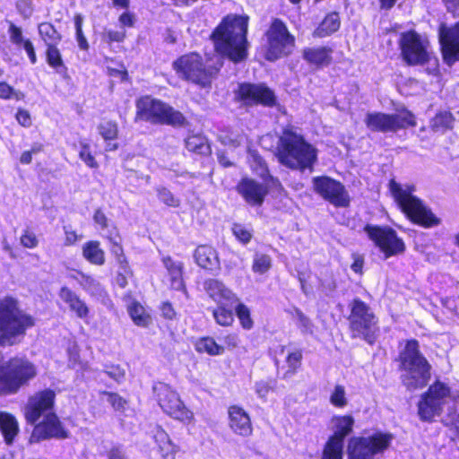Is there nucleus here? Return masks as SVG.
Segmentation results:
<instances>
[{
  "label": "nucleus",
  "mask_w": 459,
  "mask_h": 459,
  "mask_svg": "<svg viewBox=\"0 0 459 459\" xmlns=\"http://www.w3.org/2000/svg\"><path fill=\"white\" fill-rule=\"evenodd\" d=\"M247 16L229 14L224 17L211 35L215 51L234 63L244 60L247 56Z\"/></svg>",
  "instance_id": "1"
},
{
  "label": "nucleus",
  "mask_w": 459,
  "mask_h": 459,
  "mask_svg": "<svg viewBox=\"0 0 459 459\" xmlns=\"http://www.w3.org/2000/svg\"><path fill=\"white\" fill-rule=\"evenodd\" d=\"M278 159L286 167L304 170L316 160V150L292 128L284 129L280 137Z\"/></svg>",
  "instance_id": "2"
},
{
  "label": "nucleus",
  "mask_w": 459,
  "mask_h": 459,
  "mask_svg": "<svg viewBox=\"0 0 459 459\" xmlns=\"http://www.w3.org/2000/svg\"><path fill=\"white\" fill-rule=\"evenodd\" d=\"M221 66V56H215L204 63L197 53L184 55L173 63V68L181 78L203 88L211 85Z\"/></svg>",
  "instance_id": "3"
},
{
  "label": "nucleus",
  "mask_w": 459,
  "mask_h": 459,
  "mask_svg": "<svg viewBox=\"0 0 459 459\" xmlns=\"http://www.w3.org/2000/svg\"><path fill=\"white\" fill-rule=\"evenodd\" d=\"M389 190L401 210L412 222L424 228H432L440 224V219L421 200L412 195L414 191L412 186L401 185L392 179L389 182Z\"/></svg>",
  "instance_id": "4"
},
{
  "label": "nucleus",
  "mask_w": 459,
  "mask_h": 459,
  "mask_svg": "<svg viewBox=\"0 0 459 459\" xmlns=\"http://www.w3.org/2000/svg\"><path fill=\"white\" fill-rule=\"evenodd\" d=\"M33 325L34 319L20 310L13 299L0 302V345H13Z\"/></svg>",
  "instance_id": "5"
},
{
  "label": "nucleus",
  "mask_w": 459,
  "mask_h": 459,
  "mask_svg": "<svg viewBox=\"0 0 459 459\" xmlns=\"http://www.w3.org/2000/svg\"><path fill=\"white\" fill-rule=\"evenodd\" d=\"M401 366L404 370L403 382L409 389L424 387L430 378V365L419 351L415 340L407 342L400 354Z\"/></svg>",
  "instance_id": "6"
},
{
  "label": "nucleus",
  "mask_w": 459,
  "mask_h": 459,
  "mask_svg": "<svg viewBox=\"0 0 459 459\" xmlns=\"http://www.w3.org/2000/svg\"><path fill=\"white\" fill-rule=\"evenodd\" d=\"M135 119L177 126H184L186 123L185 117L179 111L150 96L137 100Z\"/></svg>",
  "instance_id": "7"
},
{
  "label": "nucleus",
  "mask_w": 459,
  "mask_h": 459,
  "mask_svg": "<svg viewBox=\"0 0 459 459\" xmlns=\"http://www.w3.org/2000/svg\"><path fill=\"white\" fill-rule=\"evenodd\" d=\"M37 375L35 366L28 359L13 358L0 364V393H16Z\"/></svg>",
  "instance_id": "8"
},
{
  "label": "nucleus",
  "mask_w": 459,
  "mask_h": 459,
  "mask_svg": "<svg viewBox=\"0 0 459 459\" xmlns=\"http://www.w3.org/2000/svg\"><path fill=\"white\" fill-rule=\"evenodd\" d=\"M393 439V435L384 432L352 437L348 443V459H381Z\"/></svg>",
  "instance_id": "9"
},
{
  "label": "nucleus",
  "mask_w": 459,
  "mask_h": 459,
  "mask_svg": "<svg viewBox=\"0 0 459 459\" xmlns=\"http://www.w3.org/2000/svg\"><path fill=\"white\" fill-rule=\"evenodd\" d=\"M264 57L275 61L289 56L295 48V37L287 25L278 18L273 19L265 32Z\"/></svg>",
  "instance_id": "10"
},
{
  "label": "nucleus",
  "mask_w": 459,
  "mask_h": 459,
  "mask_svg": "<svg viewBox=\"0 0 459 459\" xmlns=\"http://www.w3.org/2000/svg\"><path fill=\"white\" fill-rule=\"evenodd\" d=\"M260 167L259 175L264 178L263 182L254 178L244 177L237 185V192L241 195L247 204L252 206H261L269 192V187L279 185L277 179L267 176V169L259 157L254 158Z\"/></svg>",
  "instance_id": "11"
},
{
  "label": "nucleus",
  "mask_w": 459,
  "mask_h": 459,
  "mask_svg": "<svg viewBox=\"0 0 459 459\" xmlns=\"http://www.w3.org/2000/svg\"><path fill=\"white\" fill-rule=\"evenodd\" d=\"M350 327L353 337L363 338L372 344L377 332V320L369 307L359 299L352 303Z\"/></svg>",
  "instance_id": "12"
},
{
  "label": "nucleus",
  "mask_w": 459,
  "mask_h": 459,
  "mask_svg": "<svg viewBox=\"0 0 459 459\" xmlns=\"http://www.w3.org/2000/svg\"><path fill=\"white\" fill-rule=\"evenodd\" d=\"M365 124L371 131L387 133L414 126L416 123L413 115L405 110L396 114L368 113L365 117Z\"/></svg>",
  "instance_id": "13"
},
{
  "label": "nucleus",
  "mask_w": 459,
  "mask_h": 459,
  "mask_svg": "<svg viewBox=\"0 0 459 459\" xmlns=\"http://www.w3.org/2000/svg\"><path fill=\"white\" fill-rule=\"evenodd\" d=\"M161 409L172 418L190 424L194 420V413L188 410L178 394L164 383H159L153 387Z\"/></svg>",
  "instance_id": "14"
},
{
  "label": "nucleus",
  "mask_w": 459,
  "mask_h": 459,
  "mask_svg": "<svg viewBox=\"0 0 459 459\" xmlns=\"http://www.w3.org/2000/svg\"><path fill=\"white\" fill-rule=\"evenodd\" d=\"M365 231L368 238L385 255L386 257L402 254L405 249L404 242L389 227L367 225Z\"/></svg>",
  "instance_id": "15"
},
{
  "label": "nucleus",
  "mask_w": 459,
  "mask_h": 459,
  "mask_svg": "<svg viewBox=\"0 0 459 459\" xmlns=\"http://www.w3.org/2000/svg\"><path fill=\"white\" fill-rule=\"evenodd\" d=\"M449 388L440 382L432 385L419 403V415L422 420H430L439 415L449 397Z\"/></svg>",
  "instance_id": "16"
},
{
  "label": "nucleus",
  "mask_w": 459,
  "mask_h": 459,
  "mask_svg": "<svg viewBox=\"0 0 459 459\" xmlns=\"http://www.w3.org/2000/svg\"><path fill=\"white\" fill-rule=\"evenodd\" d=\"M399 45L403 59L409 65H421L429 60L428 41L414 31L401 35Z\"/></svg>",
  "instance_id": "17"
},
{
  "label": "nucleus",
  "mask_w": 459,
  "mask_h": 459,
  "mask_svg": "<svg viewBox=\"0 0 459 459\" xmlns=\"http://www.w3.org/2000/svg\"><path fill=\"white\" fill-rule=\"evenodd\" d=\"M313 187L316 194L337 207H346L350 197L344 186L329 177H315L312 179Z\"/></svg>",
  "instance_id": "18"
},
{
  "label": "nucleus",
  "mask_w": 459,
  "mask_h": 459,
  "mask_svg": "<svg viewBox=\"0 0 459 459\" xmlns=\"http://www.w3.org/2000/svg\"><path fill=\"white\" fill-rule=\"evenodd\" d=\"M56 394L50 389H46L34 394L28 400L24 409L26 420L35 424L41 417L45 418L53 412Z\"/></svg>",
  "instance_id": "19"
},
{
  "label": "nucleus",
  "mask_w": 459,
  "mask_h": 459,
  "mask_svg": "<svg viewBox=\"0 0 459 459\" xmlns=\"http://www.w3.org/2000/svg\"><path fill=\"white\" fill-rule=\"evenodd\" d=\"M69 437L68 430L56 413H48L43 420L35 425L30 437V443H38L41 440L56 438L65 439Z\"/></svg>",
  "instance_id": "20"
},
{
  "label": "nucleus",
  "mask_w": 459,
  "mask_h": 459,
  "mask_svg": "<svg viewBox=\"0 0 459 459\" xmlns=\"http://www.w3.org/2000/svg\"><path fill=\"white\" fill-rule=\"evenodd\" d=\"M238 96L246 105L262 104L273 106L275 103L273 92L264 84H240L238 90Z\"/></svg>",
  "instance_id": "21"
},
{
  "label": "nucleus",
  "mask_w": 459,
  "mask_h": 459,
  "mask_svg": "<svg viewBox=\"0 0 459 459\" xmlns=\"http://www.w3.org/2000/svg\"><path fill=\"white\" fill-rule=\"evenodd\" d=\"M439 39L445 61L452 65L459 60V22L450 28L442 24L439 28Z\"/></svg>",
  "instance_id": "22"
},
{
  "label": "nucleus",
  "mask_w": 459,
  "mask_h": 459,
  "mask_svg": "<svg viewBox=\"0 0 459 459\" xmlns=\"http://www.w3.org/2000/svg\"><path fill=\"white\" fill-rule=\"evenodd\" d=\"M204 289L209 297L217 305H236L238 302V296L229 289L222 281L216 279H209L204 282Z\"/></svg>",
  "instance_id": "23"
},
{
  "label": "nucleus",
  "mask_w": 459,
  "mask_h": 459,
  "mask_svg": "<svg viewBox=\"0 0 459 459\" xmlns=\"http://www.w3.org/2000/svg\"><path fill=\"white\" fill-rule=\"evenodd\" d=\"M229 425L231 430L240 436L248 437L252 434L251 420L246 411L237 405L230 406L228 410Z\"/></svg>",
  "instance_id": "24"
},
{
  "label": "nucleus",
  "mask_w": 459,
  "mask_h": 459,
  "mask_svg": "<svg viewBox=\"0 0 459 459\" xmlns=\"http://www.w3.org/2000/svg\"><path fill=\"white\" fill-rule=\"evenodd\" d=\"M60 299L65 303L69 309L81 319H86L90 309L86 303L68 287H62L58 292Z\"/></svg>",
  "instance_id": "25"
},
{
  "label": "nucleus",
  "mask_w": 459,
  "mask_h": 459,
  "mask_svg": "<svg viewBox=\"0 0 459 459\" xmlns=\"http://www.w3.org/2000/svg\"><path fill=\"white\" fill-rule=\"evenodd\" d=\"M150 435L156 442L161 455L165 459L169 456H173L177 452V446L172 443L168 433L160 425L152 426Z\"/></svg>",
  "instance_id": "26"
},
{
  "label": "nucleus",
  "mask_w": 459,
  "mask_h": 459,
  "mask_svg": "<svg viewBox=\"0 0 459 459\" xmlns=\"http://www.w3.org/2000/svg\"><path fill=\"white\" fill-rule=\"evenodd\" d=\"M195 259L199 266L207 270L218 269L220 266L217 252L210 246L197 247L195 252Z\"/></svg>",
  "instance_id": "27"
},
{
  "label": "nucleus",
  "mask_w": 459,
  "mask_h": 459,
  "mask_svg": "<svg viewBox=\"0 0 459 459\" xmlns=\"http://www.w3.org/2000/svg\"><path fill=\"white\" fill-rule=\"evenodd\" d=\"M332 49L326 47L306 48L302 56L310 65L316 66L326 65L331 61Z\"/></svg>",
  "instance_id": "28"
},
{
  "label": "nucleus",
  "mask_w": 459,
  "mask_h": 459,
  "mask_svg": "<svg viewBox=\"0 0 459 459\" xmlns=\"http://www.w3.org/2000/svg\"><path fill=\"white\" fill-rule=\"evenodd\" d=\"M331 423L333 429V435L331 437L340 439L343 443L344 437L352 431L354 418L351 415L333 416Z\"/></svg>",
  "instance_id": "29"
},
{
  "label": "nucleus",
  "mask_w": 459,
  "mask_h": 459,
  "mask_svg": "<svg viewBox=\"0 0 459 459\" xmlns=\"http://www.w3.org/2000/svg\"><path fill=\"white\" fill-rule=\"evenodd\" d=\"M162 262L169 275L171 288L183 290L185 288L182 277L183 264L174 261L169 256L163 257Z\"/></svg>",
  "instance_id": "30"
},
{
  "label": "nucleus",
  "mask_w": 459,
  "mask_h": 459,
  "mask_svg": "<svg viewBox=\"0 0 459 459\" xmlns=\"http://www.w3.org/2000/svg\"><path fill=\"white\" fill-rule=\"evenodd\" d=\"M0 431L7 444H12L19 432L16 419L10 413L0 412Z\"/></svg>",
  "instance_id": "31"
},
{
  "label": "nucleus",
  "mask_w": 459,
  "mask_h": 459,
  "mask_svg": "<svg viewBox=\"0 0 459 459\" xmlns=\"http://www.w3.org/2000/svg\"><path fill=\"white\" fill-rule=\"evenodd\" d=\"M341 21L339 13L336 12L330 13L327 14L318 27L314 30V37L325 38L327 37L340 28Z\"/></svg>",
  "instance_id": "32"
},
{
  "label": "nucleus",
  "mask_w": 459,
  "mask_h": 459,
  "mask_svg": "<svg viewBox=\"0 0 459 459\" xmlns=\"http://www.w3.org/2000/svg\"><path fill=\"white\" fill-rule=\"evenodd\" d=\"M82 256L95 265H102L105 263V253L98 241L86 242L82 246Z\"/></svg>",
  "instance_id": "33"
},
{
  "label": "nucleus",
  "mask_w": 459,
  "mask_h": 459,
  "mask_svg": "<svg viewBox=\"0 0 459 459\" xmlns=\"http://www.w3.org/2000/svg\"><path fill=\"white\" fill-rule=\"evenodd\" d=\"M128 314L133 322L141 327L148 326L152 318L145 307L137 301H133L127 306Z\"/></svg>",
  "instance_id": "34"
},
{
  "label": "nucleus",
  "mask_w": 459,
  "mask_h": 459,
  "mask_svg": "<svg viewBox=\"0 0 459 459\" xmlns=\"http://www.w3.org/2000/svg\"><path fill=\"white\" fill-rule=\"evenodd\" d=\"M233 307L235 305H219L213 309L212 315L217 324L229 326L234 321Z\"/></svg>",
  "instance_id": "35"
},
{
  "label": "nucleus",
  "mask_w": 459,
  "mask_h": 459,
  "mask_svg": "<svg viewBox=\"0 0 459 459\" xmlns=\"http://www.w3.org/2000/svg\"><path fill=\"white\" fill-rule=\"evenodd\" d=\"M195 349L198 352H205L212 356L221 355L224 351V347L219 345L214 339L211 337L198 340L195 343Z\"/></svg>",
  "instance_id": "36"
},
{
  "label": "nucleus",
  "mask_w": 459,
  "mask_h": 459,
  "mask_svg": "<svg viewBox=\"0 0 459 459\" xmlns=\"http://www.w3.org/2000/svg\"><path fill=\"white\" fill-rule=\"evenodd\" d=\"M39 34L47 46L58 44L61 40L60 33L49 22L39 24Z\"/></svg>",
  "instance_id": "37"
},
{
  "label": "nucleus",
  "mask_w": 459,
  "mask_h": 459,
  "mask_svg": "<svg viewBox=\"0 0 459 459\" xmlns=\"http://www.w3.org/2000/svg\"><path fill=\"white\" fill-rule=\"evenodd\" d=\"M186 147L188 151L199 154H206L210 152V146L206 139L200 134L190 135L186 140Z\"/></svg>",
  "instance_id": "38"
},
{
  "label": "nucleus",
  "mask_w": 459,
  "mask_h": 459,
  "mask_svg": "<svg viewBox=\"0 0 459 459\" xmlns=\"http://www.w3.org/2000/svg\"><path fill=\"white\" fill-rule=\"evenodd\" d=\"M342 442L335 437H330L325 446L322 459H342Z\"/></svg>",
  "instance_id": "39"
},
{
  "label": "nucleus",
  "mask_w": 459,
  "mask_h": 459,
  "mask_svg": "<svg viewBox=\"0 0 459 459\" xmlns=\"http://www.w3.org/2000/svg\"><path fill=\"white\" fill-rule=\"evenodd\" d=\"M454 117L449 112H440L431 121V126L436 132H445L453 127Z\"/></svg>",
  "instance_id": "40"
},
{
  "label": "nucleus",
  "mask_w": 459,
  "mask_h": 459,
  "mask_svg": "<svg viewBox=\"0 0 459 459\" xmlns=\"http://www.w3.org/2000/svg\"><path fill=\"white\" fill-rule=\"evenodd\" d=\"M330 403L336 408H344L348 404L345 387L335 385L329 397Z\"/></svg>",
  "instance_id": "41"
},
{
  "label": "nucleus",
  "mask_w": 459,
  "mask_h": 459,
  "mask_svg": "<svg viewBox=\"0 0 459 459\" xmlns=\"http://www.w3.org/2000/svg\"><path fill=\"white\" fill-rule=\"evenodd\" d=\"M99 134L105 141L114 140L118 134L117 125L112 121H103L98 126Z\"/></svg>",
  "instance_id": "42"
},
{
  "label": "nucleus",
  "mask_w": 459,
  "mask_h": 459,
  "mask_svg": "<svg viewBox=\"0 0 459 459\" xmlns=\"http://www.w3.org/2000/svg\"><path fill=\"white\" fill-rule=\"evenodd\" d=\"M272 266V259L264 254H255L254 256L252 269L255 273L264 274Z\"/></svg>",
  "instance_id": "43"
},
{
  "label": "nucleus",
  "mask_w": 459,
  "mask_h": 459,
  "mask_svg": "<svg viewBox=\"0 0 459 459\" xmlns=\"http://www.w3.org/2000/svg\"><path fill=\"white\" fill-rule=\"evenodd\" d=\"M56 45L57 44L47 46L46 51L47 62L55 69H58L64 65L61 53Z\"/></svg>",
  "instance_id": "44"
},
{
  "label": "nucleus",
  "mask_w": 459,
  "mask_h": 459,
  "mask_svg": "<svg viewBox=\"0 0 459 459\" xmlns=\"http://www.w3.org/2000/svg\"><path fill=\"white\" fill-rule=\"evenodd\" d=\"M235 310L242 327L247 330L251 329L253 327V320L250 316L249 308L246 305L238 302L235 305Z\"/></svg>",
  "instance_id": "45"
},
{
  "label": "nucleus",
  "mask_w": 459,
  "mask_h": 459,
  "mask_svg": "<svg viewBox=\"0 0 459 459\" xmlns=\"http://www.w3.org/2000/svg\"><path fill=\"white\" fill-rule=\"evenodd\" d=\"M24 97L25 95L23 92L14 90L4 82H0V99L22 100Z\"/></svg>",
  "instance_id": "46"
},
{
  "label": "nucleus",
  "mask_w": 459,
  "mask_h": 459,
  "mask_svg": "<svg viewBox=\"0 0 459 459\" xmlns=\"http://www.w3.org/2000/svg\"><path fill=\"white\" fill-rule=\"evenodd\" d=\"M81 286L90 293H97L100 289V282L90 275L82 273L79 280Z\"/></svg>",
  "instance_id": "47"
},
{
  "label": "nucleus",
  "mask_w": 459,
  "mask_h": 459,
  "mask_svg": "<svg viewBox=\"0 0 459 459\" xmlns=\"http://www.w3.org/2000/svg\"><path fill=\"white\" fill-rule=\"evenodd\" d=\"M159 199L165 204L171 207H178L180 204L178 198L175 197L174 195L165 187H159L157 189Z\"/></svg>",
  "instance_id": "48"
},
{
  "label": "nucleus",
  "mask_w": 459,
  "mask_h": 459,
  "mask_svg": "<svg viewBox=\"0 0 459 459\" xmlns=\"http://www.w3.org/2000/svg\"><path fill=\"white\" fill-rule=\"evenodd\" d=\"M80 159L90 168H98V162L94 156L91 154L90 145L88 143H82L79 152Z\"/></svg>",
  "instance_id": "49"
},
{
  "label": "nucleus",
  "mask_w": 459,
  "mask_h": 459,
  "mask_svg": "<svg viewBox=\"0 0 459 459\" xmlns=\"http://www.w3.org/2000/svg\"><path fill=\"white\" fill-rule=\"evenodd\" d=\"M232 231L235 237L244 244L248 243L252 238L251 231L241 224H235Z\"/></svg>",
  "instance_id": "50"
},
{
  "label": "nucleus",
  "mask_w": 459,
  "mask_h": 459,
  "mask_svg": "<svg viewBox=\"0 0 459 459\" xmlns=\"http://www.w3.org/2000/svg\"><path fill=\"white\" fill-rule=\"evenodd\" d=\"M10 40L16 46L22 47L26 39H23L22 31L21 28L17 27L13 23H10L9 30Z\"/></svg>",
  "instance_id": "51"
},
{
  "label": "nucleus",
  "mask_w": 459,
  "mask_h": 459,
  "mask_svg": "<svg viewBox=\"0 0 459 459\" xmlns=\"http://www.w3.org/2000/svg\"><path fill=\"white\" fill-rule=\"evenodd\" d=\"M21 244L26 248H34L38 246L39 240L35 233L30 230H25L21 238Z\"/></svg>",
  "instance_id": "52"
},
{
  "label": "nucleus",
  "mask_w": 459,
  "mask_h": 459,
  "mask_svg": "<svg viewBox=\"0 0 459 459\" xmlns=\"http://www.w3.org/2000/svg\"><path fill=\"white\" fill-rule=\"evenodd\" d=\"M301 359H302V353L300 351L296 350V351L289 353L288 357H287V360H286L289 368L292 372H295L296 369L300 366Z\"/></svg>",
  "instance_id": "53"
},
{
  "label": "nucleus",
  "mask_w": 459,
  "mask_h": 459,
  "mask_svg": "<svg viewBox=\"0 0 459 459\" xmlns=\"http://www.w3.org/2000/svg\"><path fill=\"white\" fill-rule=\"evenodd\" d=\"M273 389V382L272 381H259L255 385V391L256 394L262 398L265 399L268 395L269 392Z\"/></svg>",
  "instance_id": "54"
},
{
  "label": "nucleus",
  "mask_w": 459,
  "mask_h": 459,
  "mask_svg": "<svg viewBox=\"0 0 459 459\" xmlns=\"http://www.w3.org/2000/svg\"><path fill=\"white\" fill-rule=\"evenodd\" d=\"M449 420L459 432V397L453 401L452 408H449Z\"/></svg>",
  "instance_id": "55"
},
{
  "label": "nucleus",
  "mask_w": 459,
  "mask_h": 459,
  "mask_svg": "<svg viewBox=\"0 0 459 459\" xmlns=\"http://www.w3.org/2000/svg\"><path fill=\"white\" fill-rule=\"evenodd\" d=\"M18 12L24 17L29 18L32 14L33 8L31 0H19L16 4Z\"/></svg>",
  "instance_id": "56"
},
{
  "label": "nucleus",
  "mask_w": 459,
  "mask_h": 459,
  "mask_svg": "<svg viewBox=\"0 0 459 459\" xmlns=\"http://www.w3.org/2000/svg\"><path fill=\"white\" fill-rule=\"evenodd\" d=\"M107 401L112 405L115 410H122L125 407L126 401L117 394L105 393Z\"/></svg>",
  "instance_id": "57"
},
{
  "label": "nucleus",
  "mask_w": 459,
  "mask_h": 459,
  "mask_svg": "<svg viewBox=\"0 0 459 459\" xmlns=\"http://www.w3.org/2000/svg\"><path fill=\"white\" fill-rule=\"evenodd\" d=\"M16 119L18 123L25 127H28L31 125V118L30 113L25 109H18L16 114Z\"/></svg>",
  "instance_id": "58"
},
{
  "label": "nucleus",
  "mask_w": 459,
  "mask_h": 459,
  "mask_svg": "<svg viewBox=\"0 0 459 459\" xmlns=\"http://www.w3.org/2000/svg\"><path fill=\"white\" fill-rule=\"evenodd\" d=\"M106 373L110 377H112L113 379H115L117 382L122 380L124 378V377H125L124 369H122L118 366H111V367L108 368V369L106 370Z\"/></svg>",
  "instance_id": "59"
},
{
  "label": "nucleus",
  "mask_w": 459,
  "mask_h": 459,
  "mask_svg": "<svg viewBox=\"0 0 459 459\" xmlns=\"http://www.w3.org/2000/svg\"><path fill=\"white\" fill-rule=\"evenodd\" d=\"M65 244L66 246L74 245L75 242L81 239V237L77 235V233L74 230L68 227H65Z\"/></svg>",
  "instance_id": "60"
},
{
  "label": "nucleus",
  "mask_w": 459,
  "mask_h": 459,
  "mask_svg": "<svg viewBox=\"0 0 459 459\" xmlns=\"http://www.w3.org/2000/svg\"><path fill=\"white\" fill-rule=\"evenodd\" d=\"M40 146H34L30 151L23 152L20 157V161L22 164H30L32 160V153L40 152Z\"/></svg>",
  "instance_id": "61"
},
{
  "label": "nucleus",
  "mask_w": 459,
  "mask_h": 459,
  "mask_svg": "<svg viewBox=\"0 0 459 459\" xmlns=\"http://www.w3.org/2000/svg\"><path fill=\"white\" fill-rule=\"evenodd\" d=\"M22 47L26 51L31 64H35L37 62V56L32 42L30 39H26Z\"/></svg>",
  "instance_id": "62"
},
{
  "label": "nucleus",
  "mask_w": 459,
  "mask_h": 459,
  "mask_svg": "<svg viewBox=\"0 0 459 459\" xmlns=\"http://www.w3.org/2000/svg\"><path fill=\"white\" fill-rule=\"evenodd\" d=\"M123 26L133 27L134 23V15L129 12L123 13L118 19Z\"/></svg>",
  "instance_id": "63"
},
{
  "label": "nucleus",
  "mask_w": 459,
  "mask_h": 459,
  "mask_svg": "<svg viewBox=\"0 0 459 459\" xmlns=\"http://www.w3.org/2000/svg\"><path fill=\"white\" fill-rule=\"evenodd\" d=\"M223 342L227 348L234 349L238 345L239 340L236 333H230L223 338Z\"/></svg>",
  "instance_id": "64"
}]
</instances>
